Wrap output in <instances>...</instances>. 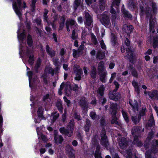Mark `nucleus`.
Masks as SVG:
<instances>
[{"instance_id": "1", "label": "nucleus", "mask_w": 158, "mask_h": 158, "mask_svg": "<svg viewBox=\"0 0 158 158\" xmlns=\"http://www.w3.org/2000/svg\"><path fill=\"white\" fill-rule=\"evenodd\" d=\"M120 0H113L111 6V10L110 12L112 14L111 15V21L113 24L115 25L116 23L117 20V14L115 10L113 8V7L116 5V6H118L119 5Z\"/></svg>"}, {"instance_id": "2", "label": "nucleus", "mask_w": 158, "mask_h": 158, "mask_svg": "<svg viewBox=\"0 0 158 158\" xmlns=\"http://www.w3.org/2000/svg\"><path fill=\"white\" fill-rule=\"evenodd\" d=\"M17 1L18 6H17L16 2L15 0L13 2V8L16 14L20 17L21 15L20 6L21 5V0H16Z\"/></svg>"}, {"instance_id": "3", "label": "nucleus", "mask_w": 158, "mask_h": 158, "mask_svg": "<svg viewBox=\"0 0 158 158\" xmlns=\"http://www.w3.org/2000/svg\"><path fill=\"white\" fill-rule=\"evenodd\" d=\"M92 143L94 145H97V148L95 153V158H102L101 156V153L100 152V146L98 144V137L95 136L93 139Z\"/></svg>"}, {"instance_id": "4", "label": "nucleus", "mask_w": 158, "mask_h": 158, "mask_svg": "<svg viewBox=\"0 0 158 158\" xmlns=\"http://www.w3.org/2000/svg\"><path fill=\"white\" fill-rule=\"evenodd\" d=\"M101 135V143L104 147H107L109 143L107 136L105 134V131L104 130L102 131Z\"/></svg>"}, {"instance_id": "5", "label": "nucleus", "mask_w": 158, "mask_h": 158, "mask_svg": "<svg viewBox=\"0 0 158 158\" xmlns=\"http://www.w3.org/2000/svg\"><path fill=\"white\" fill-rule=\"evenodd\" d=\"M116 90H114L113 92H110L109 94V98L115 101L118 100L121 97V95L118 92H116Z\"/></svg>"}, {"instance_id": "6", "label": "nucleus", "mask_w": 158, "mask_h": 158, "mask_svg": "<svg viewBox=\"0 0 158 158\" xmlns=\"http://www.w3.org/2000/svg\"><path fill=\"white\" fill-rule=\"evenodd\" d=\"M119 145L121 148L124 149L127 148L128 141L127 139L124 138H120L118 139Z\"/></svg>"}, {"instance_id": "7", "label": "nucleus", "mask_w": 158, "mask_h": 158, "mask_svg": "<svg viewBox=\"0 0 158 158\" xmlns=\"http://www.w3.org/2000/svg\"><path fill=\"white\" fill-rule=\"evenodd\" d=\"M137 112H133L131 114V120L135 124L138 123L141 119V117L137 115Z\"/></svg>"}, {"instance_id": "8", "label": "nucleus", "mask_w": 158, "mask_h": 158, "mask_svg": "<svg viewBox=\"0 0 158 158\" xmlns=\"http://www.w3.org/2000/svg\"><path fill=\"white\" fill-rule=\"evenodd\" d=\"M85 25L87 26H90L93 22L92 18L87 12L85 13Z\"/></svg>"}, {"instance_id": "9", "label": "nucleus", "mask_w": 158, "mask_h": 158, "mask_svg": "<svg viewBox=\"0 0 158 158\" xmlns=\"http://www.w3.org/2000/svg\"><path fill=\"white\" fill-rule=\"evenodd\" d=\"M143 131V129L139 127H134L132 130V135L135 137H137V136L141 132Z\"/></svg>"}, {"instance_id": "10", "label": "nucleus", "mask_w": 158, "mask_h": 158, "mask_svg": "<svg viewBox=\"0 0 158 158\" xmlns=\"http://www.w3.org/2000/svg\"><path fill=\"white\" fill-rule=\"evenodd\" d=\"M69 88L70 90H72L74 91H76L78 90V87L77 85H74L71 86L70 85H68L67 86L65 90V93L66 95L68 96L70 95L71 94L70 90V89H67Z\"/></svg>"}, {"instance_id": "11", "label": "nucleus", "mask_w": 158, "mask_h": 158, "mask_svg": "<svg viewBox=\"0 0 158 158\" xmlns=\"http://www.w3.org/2000/svg\"><path fill=\"white\" fill-rule=\"evenodd\" d=\"M100 21L102 24L105 26L108 25L110 23V19L109 17L105 14L102 15V18Z\"/></svg>"}, {"instance_id": "12", "label": "nucleus", "mask_w": 158, "mask_h": 158, "mask_svg": "<svg viewBox=\"0 0 158 158\" xmlns=\"http://www.w3.org/2000/svg\"><path fill=\"white\" fill-rule=\"evenodd\" d=\"M133 28L132 25H128L127 24L123 25V30L126 33L127 35H129L132 31Z\"/></svg>"}, {"instance_id": "13", "label": "nucleus", "mask_w": 158, "mask_h": 158, "mask_svg": "<svg viewBox=\"0 0 158 158\" xmlns=\"http://www.w3.org/2000/svg\"><path fill=\"white\" fill-rule=\"evenodd\" d=\"M129 102L130 105L132 108L133 112H138L139 107L137 101L135 100L133 101L130 100Z\"/></svg>"}, {"instance_id": "14", "label": "nucleus", "mask_w": 158, "mask_h": 158, "mask_svg": "<svg viewBox=\"0 0 158 158\" xmlns=\"http://www.w3.org/2000/svg\"><path fill=\"white\" fill-rule=\"evenodd\" d=\"M56 131H54V138L55 142L56 144L61 143L63 141V138L60 135H58Z\"/></svg>"}, {"instance_id": "15", "label": "nucleus", "mask_w": 158, "mask_h": 158, "mask_svg": "<svg viewBox=\"0 0 158 158\" xmlns=\"http://www.w3.org/2000/svg\"><path fill=\"white\" fill-rule=\"evenodd\" d=\"M74 121L72 119L70 121L67 127L68 131H69L70 133H71V135L73 133L74 130Z\"/></svg>"}, {"instance_id": "16", "label": "nucleus", "mask_w": 158, "mask_h": 158, "mask_svg": "<svg viewBox=\"0 0 158 158\" xmlns=\"http://www.w3.org/2000/svg\"><path fill=\"white\" fill-rule=\"evenodd\" d=\"M45 49L47 53L51 57H53L55 56V51L50 47L48 45L46 46Z\"/></svg>"}, {"instance_id": "17", "label": "nucleus", "mask_w": 158, "mask_h": 158, "mask_svg": "<svg viewBox=\"0 0 158 158\" xmlns=\"http://www.w3.org/2000/svg\"><path fill=\"white\" fill-rule=\"evenodd\" d=\"M75 23V21L73 19H69L66 21V26L68 31L69 32L70 31L69 27H72V26L74 25Z\"/></svg>"}, {"instance_id": "18", "label": "nucleus", "mask_w": 158, "mask_h": 158, "mask_svg": "<svg viewBox=\"0 0 158 158\" xmlns=\"http://www.w3.org/2000/svg\"><path fill=\"white\" fill-rule=\"evenodd\" d=\"M152 147V151L154 153H156L158 151V141L154 140L153 141Z\"/></svg>"}, {"instance_id": "19", "label": "nucleus", "mask_w": 158, "mask_h": 158, "mask_svg": "<svg viewBox=\"0 0 158 158\" xmlns=\"http://www.w3.org/2000/svg\"><path fill=\"white\" fill-rule=\"evenodd\" d=\"M126 51L127 52L126 57L131 60V59H132L134 57L133 52L129 48H127Z\"/></svg>"}, {"instance_id": "20", "label": "nucleus", "mask_w": 158, "mask_h": 158, "mask_svg": "<svg viewBox=\"0 0 158 158\" xmlns=\"http://www.w3.org/2000/svg\"><path fill=\"white\" fill-rule=\"evenodd\" d=\"M98 73L100 76V80L103 82H105L106 80L107 72H104Z\"/></svg>"}, {"instance_id": "21", "label": "nucleus", "mask_w": 158, "mask_h": 158, "mask_svg": "<svg viewBox=\"0 0 158 158\" xmlns=\"http://www.w3.org/2000/svg\"><path fill=\"white\" fill-rule=\"evenodd\" d=\"M148 94L149 97L151 98H156L158 97V92L156 90L149 92Z\"/></svg>"}, {"instance_id": "22", "label": "nucleus", "mask_w": 158, "mask_h": 158, "mask_svg": "<svg viewBox=\"0 0 158 158\" xmlns=\"http://www.w3.org/2000/svg\"><path fill=\"white\" fill-rule=\"evenodd\" d=\"M155 20H154L152 21L151 19H150V23L149 24L150 26V32H152L153 33L155 32L154 29L155 25Z\"/></svg>"}, {"instance_id": "23", "label": "nucleus", "mask_w": 158, "mask_h": 158, "mask_svg": "<svg viewBox=\"0 0 158 158\" xmlns=\"http://www.w3.org/2000/svg\"><path fill=\"white\" fill-rule=\"evenodd\" d=\"M104 62L102 61L99 62L98 68V73L105 72V68L104 67Z\"/></svg>"}, {"instance_id": "24", "label": "nucleus", "mask_w": 158, "mask_h": 158, "mask_svg": "<svg viewBox=\"0 0 158 158\" xmlns=\"http://www.w3.org/2000/svg\"><path fill=\"white\" fill-rule=\"evenodd\" d=\"M60 133L64 134L69 137L71 136L72 135L71 133H70L69 131H68L67 128L66 129L64 127H61L60 129Z\"/></svg>"}, {"instance_id": "25", "label": "nucleus", "mask_w": 158, "mask_h": 158, "mask_svg": "<svg viewBox=\"0 0 158 158\" xmlns=\"http://www.w3.org/2000/svg\"><path fill=\"white\" fill-rule=\"evenodd\" d=\"M105 53L102 50L98 51L97 56V58L100 60H101L105 58Z\"/></svg>"}, {"instance_id": "26", "label": "nucleus", "mask_w": 158, "mask_h": 158, "mask_svg": "<svg viewBox=\"0 0 158 158\" xmlns=\"http://www.w3.org/2000/svg\"><path fill=\"white\" fill-rule=\"evenodd\" d=\"M139 114L140 117L144 116L147 111L146 108L145 107H140L139 108Z\"/></svg>"}, {"instance_id": "27", "label": "nucleus", "mask_w": 158, "mask_h": 158, "mask_svg": "<svg viewBox=\"0 0 158 158\" xmlns=\"http://www.w3.org/2000/svg\"><path fill=\"white\" fill-rule=\"evenodd\" d=\"M122 12L124 15V16L125 17H126L128 18H131V15L128 12L125 10L124 9V6L122 8Z\"/></svg>"}, {"instance_id": "28", "label": "nucleus", "mask_w": 158, "mask_h": 158, "mask_svg": "<svg viewBox=\"0 0 158 158\" xmlns=\"http://www.w3.org/2000/svg\"><path fill=\"white\" fill-rule=\"evenodd\" d=\"M81 69H77V71L76 73V76L75 78L76 80H80L81 79Z\"/></svg>"}, {"instance_id": "29", "label": "nucleus", "mask_w": 158, "mask_h": 158, "mask_svg": "<svg viewBox=\"0 0 158 158\" xmlns=\"http://www.w3.org/2000/svg\"><path fill=\"white\" fill-rule=\"evenodd\" d=\"M96 69L94 67L92 68V70L90 73V76L92 78H94L96 77Z\"/></svg>"}, {"instance_id": "30", "label": "nucleus", "mask_w": 158, "mask_h": 158, "mask_svg": "<svg viewBox=\"0 0 158 158\" xmlns=\"http://www.w3.org/2000/svg\"><path fill=\"white\" fill-rule=\"evenodd\" d=\"M100 8L103 11L104 10L105 6V3L104 0H99Z\"/></svg>"}, {"instance_id": "31", "label": "nucleus", "mask_w": 158, "mask_h": 158, "mask_svg": "<svg viewBox=\"0 0 158 158\" xmlns=\"http://www.w3.org/2000/svg\"><path fill=\"white\" fill-rule=\"evenodd\" d=\"M44 73H46L47 75H48V74L50 73L52 74V76H53L54 74V71L51 68H46Z\"/></svg>"}, {"instance_id": "32", "label": "nucleus", "mask_w": 158, "mask_h": 158, "mask_svg": "<svg viewBox=\"0 0 158 158\" xmlns=\"http://www.w3.org/2000/svg\"><path fill=\"white\" fill-rule=\"evenodd\" d=\"M133 143L134 144H136L138 146H141L143 144L141 141L138 140L137 137H135L134 140L133 142Z\"/></svg>"}, {"instance_id": "33", "label": "nucleus", "mask_w": 158, "mask_h": 158, "mask_svg": "<svg viewBox=\"0 0 158 158\" xmlns=\"http://www.w3.org/2000/svg\"><path fill=\"white\" fill-rule=\"evenodd\" d=\"M56 105L58 110L62 112L63 108L61 102L60 101H58L56 103Z\"/></svg>"}, {"instance_id": "34", "label": "nucleus", "mask_w": 158, "mask_h": 158, "mask_svg": "<svg viewBox=\"0 0 158 158\" xmlns=\"http://www.w3.org/2000/svg\"><path fill=\"white\" fill-rule=\"evenodd\" d=\"M105 90L103 86L102 85L100 87L98 90V93L101 96H102L103 95L104 91Z\"/></svg>"}, {"instance_id": "35", "label": "nucleus", "mask_w": 158, "mask_h": 158, "mask_svg": "<svg viewBox=\"0 0 158 158\" xmlns=\"http://www.w3.org/2000/svg\"><path fill=\"white\" fill-rule=\"evenodd\" d=\"M148 124L149 126H153L154 125V118L152 115L150 116Z\"/></svg>"}, {"instance_id": "36", "label": "nucleus", "mask_w": 158, "mask_h": 158, "mask_svg": "<svg viewBox=\"0 0 158 158\" xmlns=\"http://www.w3.org/2000/svg\"><path fill=\"white\" fill-rule=\"evenodd\" d=\"M71 38L72 40H77L78 38V35L75 32V30L72 31L71 34Z\"/></svg>"}, {"instance_id": "37", "label": "nucleus", "mask_w": 158, "mask_h": 158, "mask_svg": "<svg viewBox=\"0 0 158 158\" xmlns=\"http://www.w3.org/2000/svg\"><path fill=\"white\" fill-rule=\"evenodd\" d=\"M48 13V10L45 9L44 10V21L48 23V24L49 25V23L48 22V17L47 15Z\"/></svg>"}, {"instance_id": "38", "label": "nucleus", "mask_w": 158, "mask_h": 158, "mask_svg": "<svg viewBox=\"0 0 158 158\" xmlns=\"http://www.w3.org/2000/svg\"><path fill=\"white\" fill-rule=\"evenodd\" d=\"M122 112L123 115V116L125 119V120L127 122H129V120L128 118V116L127 114V113L123 110H122Z\"/></svg>"}, {"instance_id": "39", "label": "nucleus", "mask_w": 158, "mask_h": 158, "mask_svg": "<svg viewBox=\"0 0 158 158\" xmlns=\"http://www.w3.org/2000/svg\"><path fill=\"white\" fill-rule=\"evenodd\" d=\"M27 43L28 45L31 46L32 44V40L31 36L30 35H28L27 37Z\"/></svg>"}, {"instance_id": "40", "label": "nucleus", "mask_w": 158, "mask_h": 158, "mask_svg": "<svg viewBox=\"0 0 158 158\" xmlns=\"http://www.w3.org/2000/svg\"><path fill=\"white\" fill-rule=\"evenodd\" d=\"M90 116L93 120H96L98 118V115L94 111H92L90 114Z\"/></svg>"}, {"instance_id": "41", "label": "nucleus", "mask_w": 158, "mask_h": 158, "mask_svg": "<svg viewBox=\"0 0 158 158\" xmlns=\"http://www.w3.org/2000/svg\"><path fill=\"white\" fill-rule=\"evenodd\" d=\"M53 118V122H54L59 117V114L56 112L52 113L51 115Z\"/></svg>"}, {"instance_id": "42", "label": "nucleus", "mask_w": 158, "mask_h": 158, "mask_svg": "<svg viewBox=\"0 0 158 158\" xmlns=\"http://www.w3.org/2000/svg\"><path fill=\"white\" fill-rule=\"evenodd\" d=\"M80 104L81 107L84 109H85L87 107V105L85 101H81Z\"/></svg>"}, {"instance_id": "43", "label": "nucleus", "mask_w": 158, "mask_h": 158, "mask_svg": "<svg viewBox=\"0 0 158 158\" xmlns=\"http://www.w3.org/2000/svg\"><path fill=\"white\" fill-rule=\"evenodd\" d=\"M66 150L67 152V153L75 151L73 149L71 145H68L66 146Z\"/></svg>"}, {"instance_id": "44", "label": "nucleus", "mask_w": 158, "mask_h": 158, "mask_svg": "<svg viewBox=\"0 0 158 158\" xmlns=\"http://www.w3.org/2000/svg\"><path fill=\"white\" fill-rule=\"evenodd\" d=\"M126 156L127 158H131L132 155L131 150H127L126 151Z\"/></svg>"}, {"instance_id": "45", "label": "nucleus", "mask_w": 158, "mask_h": 158, "mask_svg": "<svg viewBox=\"0 0 158 158\" xmlns=\"http://www.w3.org/2000/svg\"><path fill=\"white\" fill-rule=\"evenodd\" d=\"M81 0H75L74 4V7L75 9H76L77 7L80 4Z\"/></svg>"}, {"instance_id": "46", "label": "nucleus", "mask_w": 158, "mask_h": 158, "mask_svg": "<svg viewBox=\"0 0 158 158\" xmlns=\"http://www.w3.org/2000/svg\"><path fill=\"white\" fill-rule=\"evenodd\" d=\"M141 11V12H145L146 13H149L150 9L149 8H146L144 9L142 6H140Z\"/></svg>"}, {"instance_id": "47", "label": "nucleus", "mask_w": 158, "mask_h": 158, "mask_svg": "<svg viewBox=\"0 0 158 158\" xmlns=\"http://www.w3.org/2000/svg\"><path fill=\"white\" fill-rule=\"evenodd\" d=\"M132 84L135 88V90L138 92L139 90L137 83L135 81H133L132 82Z\"/></svg>"}, {"instance_id": "48", "label": "nucleus", "mask_w": 158, "mask_h": 158, "mask_svg": "<svg viewBox=\"0 0 158 158\" xmlns=\"http://www.w3.org/2000/svg\"><path fill=\"white\" fill-rule=\"evenodd\" d=\"M48 75L47 74L44 73V74L42 76V77L43 78L44 83L45 84H47L48 83V82L47 79V77H48Z\"/></svg>"}, {"instance_id": "49", "label": "nucleus", "mask_w": 158, "mask_h": 158, "mask_svg": "<svg viewBox=\"0 0 158 158\" xmlns=\"http://www.w3.org/2000/svg\"><path fill=\"white\" fill-rule=\"evenodd\" d=\"M43 108L42 107H40L38 110V116L42 117L43 114Z\"/></svg>"}, {"instance_id": "50", "label": "nucleus", "mask_w": 158, "mask_h": 158, "mask_svg": "<svg viewBox=\"0 0 158 158\" xmlns=\"http://www.w3.org/2000/svg\"><path fill=\"white\" fill-rule=\"evenodd\" d=\"M91 40L94 44H96L98 43L96 37L92 34H91Z\"/></svg>"}, {"instance_id": "51", "label": "nucleus", "mask_w": 158, "mask_h": 158, "mask_svg": "<svg viewBox=\"0 0 158 158\" xmlns=\"http://www.w3.org/2000/svg\"><path fill=\"white\" fill-rule=\"evenodd\" d=\"M34 56L33 55H31L29 58L28 60L29 63L31 65H32L34 63Z\"/></svg>"}, {"instance_id": "52", "label": "nucleus", "mask_w": 158, "mask_h": 158, "mask_svg": "<svg viewBox=\"0 0 158 158\" xmlns=\"http://www.w3.org/2000/svg\"><path fill=\"white\" fill-rule=\"evenodd\" d=\"M41 64V60L40 59H39L37 60L36 65L35 66V69L36 70L39 68Z\"/></svg>"}, {"instance_id": "53", "label": "nucleus", "mask_w": 158, "mask_h": 158, "mask_svg": "<svg viewBox=\"0 0 158 158\" xmlns=\"http://www.w3.org/2000/svg\"><path fill=\"white\" fill-rule=\"evenodd\" d=\"M116 76V73H114L111 74V77L109 80L110 83H111L113 79Z\"/></svg>"}, {"instance_id": "54", "label": "nucleus", "mask_w": 158, "mask_h": 158, "mask_svg": "<svg viewBox=\"0 0 158 158\" xmlns=\"http://www.w3.org/2000/svg\"><path fill=\"white\" fill-rule=\"evenodd\" d=\"M74 152H71L67 153L68 156H69V158H75Z\"/></svg>"}, {"instance_id": "55", "label": "nucleus", "mask_w": 158, "mask_h": 158, "mask_svg": "<svg viewBox=\"0 0 158 158\" xmlns=\"http://www.w3.org/2000/svg\"><path fill=\"white\" fill-rule=\"evenodd\" d=\"M25 32L23 31V33H21L19 36V38L20 40H23L25 37Z\"/></svg>"}, {"instance_id": "56", "label": "nucleus", "mask_w": 158, "mask_h": 158, "mask_svg": "<svg viewBox=\"0 0 158 158\" xmlns=\"http://www.w3.org/2000/svg\"><path fill=\"white\" fill-rule=\"evenodd\" d=\"M111 40L112 43L114 44L116 41V37L114 35L113 33L111 34Z\"/></svg>"}, {"instance_id": "57", "label": "nucleus", "mask_w": 158, "mask_h": 158, "mask_svg": "<svg viewBox=\"0 0 158 158\" xmlns=\"http://www.w3.org/2000/svg\"><path fill=\"white\" fill-rule=\"evenodd\" d=\"M117 118L115 117H114L112 118L111 120V123L112 124L115 123L116 124L118 123V122L117 121Z\"/></svg>"}, {"instance_id": "58", "label": "nucleus", "mask_w": 158, "mask_h": 158, "mask_svg": "<svg viewBox=\"0 0 158 158\" xmlns=\"http://www.w3.org/2000/svg\"><path fill=\"white\" fill-rule=\"evenodd\" d=\"M63 99H64V101L67 103V106H69L70 104V102L69 100H68L67 98L65 96L64 97Z\"/></svg>"}, {"instance_id": "59", "label": "nucleus", "mask_w": 158, "mask_h": 158, "mask_svg": "<svg viewBox=\"0 0 158 158\" xmlns=\"http://www.w3.org/2000/svg\"><path fill=\"white\" fill-rule=\"evenodd\" d=\"M34 23H36L37 25H40L41 24V20L40 19H36L34 20Z\"/></svg>"}, {"instance_id": "60", "label": "nucleus", "mask_w": 158, "mask_h": 158, "mask_svg": "<svg viewBox=\"0 0 158 158\" xmlns=\"http://www.w3.org/2000/svg\"><path fill=\"white\" fill-rule=\"evenodd\" d=\"M40 137L43 141L46 142L48 140L46 137L43 134L41 135Z\"/></svg>"}, {"instance_id": "61", "label": "nucleus", "mask_w": 158, "mask_h": 158, "mask_svg": "<svg viewBox=\"0 0 158 158\" xmlns=\"http://www.w3.org/2000/svg\"><path fill=\"white\" fill-rule=\"evenodd\" d=\"M114 83L115 86V89L114 90L117 91L119 87V85L118 83L116 81H114Z\"/></svg>"}, {"instance_id": "62", "label": "nucleus", "mask_w": 158, "mask_h": 158, "mask_svg": "<svg viewBox=\"0 0 158 158\" xmlns=\"http://www.w3.org/2000/svg\"><path fill=\"white\" fill-rule=\"evenodd\" d=\"M157 40V38H156V39H154V40L153 46L154 48H155L157 46L158 44Z\"/></svg>"}, {"instance_id": "63", "label": "nucleus", "mask_w": 158, "mask_h": 158, "mask_svg": "<svg viewBox=\"0 0 158 158\" xmlns=\"http://www.w3.org/2000/svg\"><path fill=\"white\" fill-rule=\"evenodd\" d=\"M27 75L29 78V80L30 81L32 75V72L31 71H29L27 72Z\"/></svg>"}, {"instance_id": "64", "label": "nucleus", "mask_w": 158, "mask_h": 158, "mask_svg": "<svg viewBox=\"0 0 158 158\" xmlns=\"http://www.w3.org/2000/svg\"><path fill=\"white\" fill-rule=\"evenodd\" d=\"M100 44L101 45V48L103 49H105L106 48V45L105 44H104L103 41L102 40L100 42Z\"/></svg>"}]
</instances>
